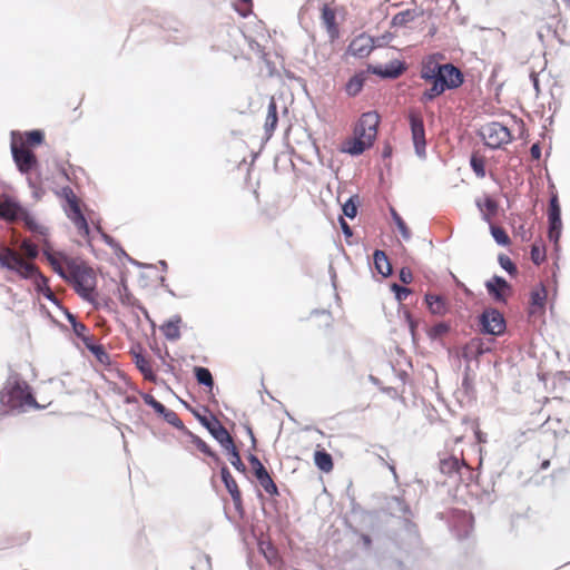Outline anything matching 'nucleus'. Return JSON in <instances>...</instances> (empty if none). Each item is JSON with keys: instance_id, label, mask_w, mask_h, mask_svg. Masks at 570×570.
<instances>
[{"instance_id": "1", "label": "nucleus", "mask_w": 570, "mask_h": 570, "mask_svg": "<svg viewBox=\"0 0 570 570\" xmlns=\"http://www.w3.org/2000/svg\"><path fill=\"white\" fill-rule=\"evenodd\" d=\"M420 77L432 86L420 97L422 104L433 101L445 90L456 89L463 83V75L452 63H439L433 57L423 60Z\"/></svg>"}, {"instance_id": "2", "label": "nucleus", "mask_w": 570, "mask_h": 570, "mask_svg": "<svg viewBox=\"0 0 570 570\" xmlns=\"http://www.w3.org/2000/svg\"><path fill=\"white\" fill-rule=\"evenodd\" d=\"M67 281L75 292L85 301L94 303L98 296L96 292L97 276L95 271L82 262L71 261Z\"/></svg>"}, {"instance_id": "3", "label": "nucleus", "mask_w": 570, "mask_h": 570, "mask_svg": "<svg viewBox=\"0 0 570 570\" xmlns=\"http://www.w3.org/2000/svg\"><path fill=\"white\" fill-rule=\"evenodd\" d=\"M379 124L380 116L376 111L364 112L355 126L354 138L347 142L345 150L351 155H361L368 149L376 138Z\"/></svg>"}, {"instance_id": "4", "label": "nucleus", "mask_w": 570, "mask_h": 570, "mask_svg": "<svg viewBox=\"0 0 570 570\" xmlns=\"http://www.w3.org/2000/svg\"><path fill=\"white\" fill-rule=\"evenodd\" d=\"M0 403L10 410H20L26 406L39 407L30 386L26 381L10 377L0 392Z\"/></svg>"}, {"instance_id": "5", "label": "nucleus", "mask_w": 570, "mask_h": 570, "mask_svg": "<svg viewBox=\"0 0 570 570\" xmlns=\"http://www.w3.org/2000/svg\"><path fill=\"white\" fill-rule=\"evenodd\" d=\"M548 416L546 423L556 435H562L570 431V400L552 397L546 404Z\"/></svg>"}, {"instance_id": "6", "label": "nucleus", "mask_w": 570, "mask_h": 570, "mask_svg": "<svg viewBox=\"0 0 570 570\" xmlns=\"http://www.w3.org/2000/svg\"><path fill=\"white\" fill-rule=\"evenodd\" d=\"M0 264L2 267L17 272L23 278H38L41 274L35 264L26 262L19 253L9 247H3L0 250Z\"/></svg>"}, {"instance_id": "7", "label": "nucleus", "mask_w": 570, "mask_h": 570, "mask_svg": "<svg viewBox=\"0 0 570 570\" xmlns=\"http://www.w3.org/2000/svg\"><path fill=\"white\" fill-rule=\"evenodd\" d=\"M480 135L484 144L492 149L501 148L512 140L509 128L497 121L484 125Z\"/></svg>"}, {"instance_id": "8", "label": "nucleus", "mask_w": 570, "mask_h": 570, "mask_svg": "<svg viewBox=\"0 0 570 570\" xmlns=\"http://www.w3.org/2000/svg\"><path fill=\"white\" fill-rule=\"evenodd\" d=\"M409 121L415 153L419 157H424L426 139L423 117L420 112L411 111L409 114Z\"/></svg>"}, {"instance_id": "9", "label": "nucleus", "mask_w": 570, "mask_h": 570, "mask_svg": "<svg viewBox=\"0 0 570 570\" xmlns=\"http://www.w3.org/2000/svg\"><path fill=\"white\" fill-rule=\"evenodd\" d=\"M248 462L250 463L254 474L264 491L271 497L279 495L277 485L261 460L256 455L250 454L248 456Z\"/></svg>"}, {"instance_id": "10", "label": "nucleus", "mask_w": 570, "mask_h": 570, "mask_svg": "<svg viewBox=\"0 0 570 570\" xmlns=\"http://www.w3.org/2000/svg\"><path fill=\"white\" fill-rule=\"evenodd\" d=\"M131 360L136 367L141 373L142 377L151 383H157V375L153 368L151 357L144 351L142 346L137 345L129 352Z\"/></svg>"}, {"instance_id": "11", "label": "nucleus", "mask_w": 570, "mask_h": 570, "mask_svg": "<svg viewBox=\"0 0 570 570\" xmlns=\"http://www.w3.org/2000/svg\"><path fill=\"white\" fill-rule=\"evenodd\" d=\"M482 332L491 335H501L505 331V320L503 315L494 308L485 309L480 317Z\"/></svg>"}, {"instance_id": "12", "label": "nucleus", "mask_w": 570, "mask_h": 570, "mask_svg": "<svg viewBox=\"0 0 570 570\" xmlns=\"http://www.w3.org/2000/svg\"><path fill=\"white\" fill-rule=\"evenodd\" d=\"M548 220H549V230L548 237L554 245H558V242L562 232V220H561V208L559 204V199L557 195H553L550 199L549 209H548Z\"/></svg>"}, {"instance_id": "13", "label": "nucleus", "mask_w": 570, "mask_h": 570, "mask_svg": "<svg viewBox=\"0 0 570 570\" xmlns=\"http://www.w3.org/2000/svg\"><path fill=\"white\" fill-rule=\"evenodd\" d=\"M12 156L21 173L27 174L37 165L35 154L24 144H12Z\"/></svg>"}, {"instance_id": "14", "label": "nucleus", "mask_w": 570, "mask_h": 570, "mask_svg": "<svg viewBox=\"0 0 570 570\" xmlns=\"http://www.w3.org/2000/svg\"><path fill=\"white\" fill-rule=\"evenodd\" d=\"M200 422L209 431L213 438L222 445V448H225L227 444H230V442L234 441L229 432L217 417H200Z\"/></svg>"}, {"instance_id": "15", "label": "nucleus", "mask_w": 570, "mask_h": 570, "mask_svg": "<svg viewBox=\"0 0 570 570\" xmlns=\"http://www.w3.org/2000/svg\"><path fill=\"white\" fill-rule=\"evenodd\" d=\"M547 288L539 284L530 293L529 301V317H540L546 312V303H547Z\"/></svg>"}, {"instance_id": "16", "label": "nucleus", "mask_w": 570, "mask_h": 570, "mask_svg": "<svg viewBox=\"0 0 570 570\" xmlns=\"http://www.w3.org/2000/svg\"><path fill=\"white\" fill-rule=\"evenodd\" d=\"M488 293L497 302L505 303L507 298L511 295V285L501 276H493L485 284Z\"/></svg>"}, {"instance_id": "17", "label": "nucleus", "mask_w": 570, "mask_h": 570, "mask_svg": "<svg viewBox=\"0 0 570 570\" xmlns=\"http://www.w3.org/2000/svg\"><path fill=\"white\" fill-rule=\"evenodd\" d=\"M43 255L46 256L47 261L51 265L52 269L65 281H67L68 275L66 274L69 272V263L72 259H68L62 254H55L51 252V248L48 244L43 247Z\"/></svg>"}, {"instance_id": "18", "label": "nucleus", "mask_w": 570, "mask_h": 570, "mask_svg": "<svg viewBox=\"0 0 570 570\" xmlns=\"http://www.w3.org/2000/svg\"><path fill=\"white\" fill-rule=\"evenodd\" d=\"M222 480L229 492L234 507L237 511H240L243 509V500H242V492L238 488V484L236 480L230 474L228 468L224 465L220 470Z\"/></svg>"}, {"instance_id": "19", "label": "nucleus", "mask_w": 570, "mask_h": 570, "mask_svg": "<svg viewBox=\"0 0 570 570\" xmlns=\"http://www.w3.org/2000/svg\"><path fill=\"white\" fill-rule=\"evenodd\" d=\"M373 39L366 35H360L348 46V52L358 58H364L373 50Z\"/></svg>"}, {"instance_id": "20", "label": "nucleus", "mask_w": 570, "mask_h": 570, "mask_svg": "<svg viewBox=\"0 0 570 570\" xmlns=\"http://www.w3.org/2000/svg\"><path fill=\"white\" fill-rule=\"evenodd\" d=\"M321 11L322 22L326 28L330 39L334 41L340 35L338 24L336 22V12L328 4H324Z\"/></svg>"}, {"instance_id": "21", "label": "nucleus", "mask_w": 570, "mask_h": 570, "mask_svg": "<svg viewBox=\"0 0 570 570\" xmlns=\"http://www.w3.org/2000/svg\"><path fill=\"white\" fill-rule=\"evenodd\" d=\"M278 121L277 105L275 99L272 97L267 107V115L264 124V129L267 138H271L276 129Z\"/></svg>"}, {"instance_id": "22", "label": "nucleus", "mask_w": 570, "mask_h": 570, "mask_svg": "<svg viewBox=\"0 0 570 570\" xmlns=\"http://www.w3.org/2000/svg\"><path fill=\"white\" fill-rule=\"evenodd\" d=\"M20 209V206L9 198L0 200V218L2 219H6L8 222L16 220L18 218Z\"/></svg>"}, {"instance_id": "23", "label": "nucleus", "mask_w": 570, "mask_h": 570, "mask_svg": "<svg viewBox=\"0 0 570 570\" xmlns=\"http://www.w3.org/2000/svg\"><path fill=\"white\" fill-rule=\"evenodd\" d=\"M181 317L175 316L161 325L160 331L169 341H177L180 337Z\"/></svg>"}, {"instance_id": "24", "label": "nucleus", "mask_w": 570, "mask_h": 570, "mask_svg": "<svg viewBox=\"0 0 570 570\" xmlns=\"http://www.w3.org/2000/svg\"><path fill=\"white\" fill-rule=\"evenodd\" d=\"M314 463L322 472L325 473L331 472L334 468L332 455L324 449H317L315 451Z\"/></svg>"}, {"instance_id": "25", "label": "nucleus", "mask_w": 570, "mask_h": 570, "mask_svg": "<svg viewBox=\"0 0 570 570\" xmlns=\"http://www.w3.org/2000/svg\"><path fill=\"white\" fill-rule=\"evenodd\" d=\"M373 259L375 268L381 275L389 276L392 273L391 263L383 250L376 249L373 254Z\"/></svg>"}, {"instance_id": "26", "label": "nucleus", "mask_w": 570, "mask_h": 570, "mask_svg": "<svg viewBox=\"0 0 570 570\" xmlns=\"http://www.w3.org/2000/svg\"><path fill=\"white\" fill-rule=\"evenodd\" d=\"M462 465L468 466L463 459L459 460L455 456H449L440 461L441 472L449 475L458 473Z\"/></svg>"}, {"instance_id": "27", "label": "nucleus", "mask_w": 570, "mask_h": 570, "mask_svg": "<svg viewBox=\"0 0 570 570\" xmlns=\"http://www.w3.org/2000/svg\"><path fill=\"white\" fill-rule=\"evenodd\" d=\"M476 205L483 213V218L487 222H491L492 217L498 213L499 205L491 197H484L482 200H478Z\"/></svg>"}, {"instance_id": "28", "label": "nucleus", "mask_w": 570, "mask_h": 570, "mask_svg": "<svg viewBox=\"0 0 570 570\" xmlns=\"http://www.w3.org/2000/svg\"><path fill=\"white\" fill-rule=\"evenodd\" d=\"M425 302L431 313L444 315L446 312L445 299L440 295L426 294Z\"/></svg>"}, {"instance_id": "29", "label": "nucleus", "mask_w": 570, "mask_h": 570, "mask_svg": "<svg viewBox=\"0 0 570 570\" xmlns=\"http://www.w3.org/2000/svg\"><path fill=\"white\" fill-rule=\"evenodd\" d=\"M223 449L227 452V454L229 456L230 464L238 472L245 473L246 472V466H245V464L243 463V461L240 459V454H239V451H238L237 446L235 445V442L232 441L230 444H227Z\"/></svg>"}, {"instance_id": "30", "label": "nucleus", "mask_w": 570, "mask_h": 570, "mask_svg": "<svg viewBox=\"0 0 570 570\" xmlns=\"http://www.w3.org/2000/svg\"><path fill=\"white\" fill-rule=\"evenodd\" d=\"M483 343L481 340H471L462 350L463 358L470 361L483 354Z\"/></svg>"}, {"instance_id": "31", "label": "nucleus", "mask_w": 570, "mask_h": 570, "mask_svg": "<svg viewBox=\"0 0 570 570\" xmlns=\"http://www.w3.org/2000/svg\"><path fill=\"white\" fill-rule=\"evenodd\" d=\"M49 281L46 276L42 274H39V277L36 279V286L38 292L42 293L43 296L49 299L50 302L58 304V299L55 295V293L49 287Z\"/></svg>"}, {"instance_id": "32", "label": "nucleus", "mask_w": 570, "mask_h": 570, "mask_svg": "<svg viewBox=\"0 0 570 570\" xmlns=\"http://www.w3.org/2000/svg\"><path fill=\"white\" fill-rule=\"evenodd\" d=\"M194 373H195V377L199 384L205 385L206 387H208L209 391L213 390L214 379L208 368L202 367V366H196L194 368Z\"/></svg>"}, {"instance_id": "33", "label": "nucleus", "mask_w": 570, "mask_h": 570, "mask_svg": "<svg viewBox=\"0 0 570 570\" xmlns=\"http://www.w3.org/2000/svg\"><path fill=\"white\" fill-rule=\"evenodd\" d=\"M415 17H416V13L414 10L407 9V10L401 11L392 18V26L393 27H405L410 22H412L415 19Z\"/></svg>"}, {"instance_id": "34", "label": "nucleus", "mask_w": 570, "mask_h": 570, "mask_svg": "<svg viewBox=\"0 0 570 570\" xmlns=\"http://www.w3.org/2000/svg\"><path fill=\"white\" fill-rule=\"evenodd\" d=\"M364 86V78L362 75L353 76L345 86V91L348 96L355 97L358 95Z\"/></svg>"}, {"instance_id": "35", "label": "nucleus", "mask_w": 570, "mask_h": 570, "mask_svg": "<svg viewBox=\"0 0 570 570\" xmlns=\"http://www.w3.org/2000/svg\"><path fill=\"white\" fill-rule=\"evenodd\" d=\"M531 261L535 265H540L546 261V246L542 240H535L531 246Z\"/></svg>"}, {"instance_id": "36", "label": "nucleus", "mask_w": 570, "mask_h": 570, "mask_svg": "<svg viewBox=\"0 0 570 570\" xmlns=\"http://www.w3.org/2000/svg\"><path fill=\"white\" fill-rule=\"evenodd\" d=\"M470 165L479 178L485 177V158L483 156L479 154H472Z\"/></svg>"}, {"instance_id": "37", "label": "nucleus", "mask_w": 570, "mask_h": 570, "mask_svg": "<svg viewBox=\"0 0 570 570\" xmlns=\"http://www.w3.org/2000/svg\"><path fill=\"white\" fill-rule=\"evenodd\" d=\"M69 217L71 218L72 223L75 224L79 235H81L83 237H88L90 229H89L87 219L85 218L83 214L81 213L79 215H69Z\"/></svg>"}, {"instance_id": "38", "label": "nucleus", "mask_w": 570, "mask_h": 570, "mask_svg": "<svg viewBox=\"0 0 570 570\" xmlns=\"http://www.w3.org/2000/svg\"><path fill=\"white\" fill-rule=\"evenodd\" d=\"M490 230H491L492 237L499 245H502V246L510 245V243H511L510 237L502 227L491 225Z\"/></svg>"}, {"instance_id": "39", "label": "nucleus", "mask_w": 570, "mask_h": 570, "mask_svg": "<svg viewBox=\"0 0 570 570\" xmlns=\"http://www.w3.org/2000/svg\"><path fill=\"white\" fill-rule=\"evenodd\" d=\"M391 215L394 220V223L397 226V229L402 237L407 240L411 237V232L409 227L406 226L405 222L402 219V217L397 214V212L394 208H391Z\"/></svg>"}, {"instance_id": "40", "label": "nucleus", "mask_w": 570, "mask_h": 570, "mask_svg": "<svg viewBox=\"0 0 570 570\" xmlns=\"http://www.w3.org/2000/svg\"><path fill=\"white\" fill-rule=\"evenodd\" d=\"M67 317L77 337L81 338L88 334V327L83 323L78 322L75 315L68 313Z\"/></svg>"}, {"instance_id": "41", "label": "nucleus", "mask_w": 570, "mask_h": 570, "mask_svg": "<svg viewBox=\"0 0 570 570\" xmlns=\"http://www.w3.org/2000/svg\"><path fill=\"white\" fill-rule=\"evenodd\" d=\"M20 249L22 250V253L30 259H33L38 256V247L36 244H33L31 240L29 239H23L21 245H20Z\"/></svg>"}, {"instance_id": "42", "label": "nucleus", "mask_w": 570, "mask_h": 570, "mask_svg": "<svg viewBox=\"0 0 570 570\" xmlns=\"http://www.w3.org/2000/svg\"><path fill=\"white\" fill-rule=\"evenodd\" d=\"M499 264L500 266L507 271L511 276H515L518 274V268L515 266V264L510 259L509 256L507 255H499Z\"/></svg>"}, {"instance_id": "43", "label": "nucleus", "mask_w": 570, "mask_h": 570, "mask_svg": "<svg viewBox=\"0 0 570 570\" xmlns=\"http://www.w3.org/2000/svg\"><path fill=\"white\" fill-rule=\"evenodd\" d=\"M238 4L235 6L236 11L244 18L248 17L253 12L252 0H237Z\"/></svg>"}, {"instance_id": "44", "label": "nucleus", "mask_w": 570, "mask_h": 570, "mask_svg": "<svg viewBox=\"0 0 570 570\" xmlns=\"http://www.w3.org/2000/svg\"><path fill=\"white\" fill-rule=\"evenodd\" d=\"M194 443L200 452L213 458L215 461H219L218 455L210 449V446L205 441H203L199 438H196Z\"/></svg>"}, {"instance_id": "45", "label": "nucleus", "mask_w": 570, "mask_h": 570, "mask_svg": "<svg viewBox=\"0 0 570 570\" xmlns=\"http://www.w3.org/2000/svg\"><path fill=\"white\" fill-rule=\"evenodd\" d=\"M43 134L40 130H32L26 134V142L31 146L41 144Z\"/></svg>"}, {"instance_id": "46", "label": "nucleus", "mask_w": 570, "mask_h": 570, "mask_svg": "<svg viewBox=\"0 0 570 570\" xmlns=\"http://www.w3.org/2000/svg\"><path fill=\"white\" fill-rule=\"evenodd\" d=\"M90 352L97 357V360L100 363L105 364L109 362V355L102 345L98 344L95 347H90Z\"/></svg>"}, {"instance_id": "47", "label": "nucleus", "mask_w": 570, "mask_h": 570, "mask_svg": "<svg viewBox=\"0 0 570 570\" xmlns=\"http://www.w3.org/2000/svg\"><path fill=\"white\" fill-rule=\"evenodd\" d=\"M403 71H404V67H402L401 65H399L397 67H393L391 69H385V70L375 69V73H379L384 77H390V78H396V77L401 76L403 73Z\"/></svg>"}, {"instance_id": "48", "label": "nucleus", "mask_w": 570, "mask_h": 570, "mask_svg": "<svg viewBox=\"0 0 570 570\" xmlns=\"http://www.w3.org/2000/svg\"><path fill=\"white\" fill-rule=\"evenodd\" d=\"M67 200H68V204L70 207V215L81 214V209H80L78 199L71 190H70L69 195L67 196Z\"/></svg>"}, {"instance_id": "49", "label": "nucleus", "mask_w": 570, "mask_h": 570, "mask_svg": "<svg viewBox=\"0 0 570 570\" xmlns=\"http://www.w3.org/2000/svg\"><path fill=\"white\" fill-rule=\"evenodd\" d=\"M343 213L345 216L350 218H354L357 214V206L353 198H350L344 205H343Z\"/></svg>"}, {"instance_id": "50", "label": "nucleus", "mask_w": 570, "mask_h": 570, "mask_svg": "<svg viewBox=\"0 0 570 570\" xmlns=\"http://www.w3.org/2000/svg\"><path fill=\"white\" fill-rule=\"evenodd\" d=\"M392 289L395 293L396 298L402 302L407 298V296L411 294V289L407 287L400 286L397 284L392 285Z\"/></svg>"}, {"instance_id": "51", "label": "nucleus", "mask_w": 570, "mask_h": 570, "mask_svg": "<svg viewBox=\"0 0 570 570\" xmlns=\"http://www.w3.org/2000/svg\"><path fill=\"white\" fill-rule=\"evenodd\" d=\"M164 419L170 423L171 425L174 426H181L183 425V422L178 417L177 413L174 412L173 410H167V412L164 414Z\"/></svg>"}, {"instance_id": "52", "label": "nucleus", "mask_w": 570, "mask_h": 570, "mask_svg": "<svg viewBox=\"0 0 570 570\" xmlns=\"http://www.w3.org/2000/svg\"><path fill=\"white\" fill-rule=\"evenodd\" d=\"M400 279L404 284H410L413 279L411 269L407 267H403L400 272Z\"/></svg>"}, {"instance_id": "53", "label": "nucleus", "mask_w": 570, "mask_h": 570, "mask_svg": "<svg viewBox=\"0 0 570 570\" xmlns=\"http://www.w3.org/2000/svg\"><path fill=\"white\" fill-rule=\"evenodd\" d=\"M82 341V343L85 344V346L90 351V347H95L97 346L98 344H96L94 342V336L92 335H85L83 337L80 338Z\"/></svg>"}, {"instance_id": "54", "label": "nucleus", "mask_w": 570, "mask_h": 570, "mask_svg": "<svg viewBox=\"0 0 570 570\" xmlns=\"http://www.w3.org/2000/svg\"><path fill=\"white\" fill-rule=\"evenodd\" d=\"M153 409L156 413H158L159 415H163L167 412V407L161 404L159 401H156V403L153 405Z\"/></svg>"}, {"instance_id": "55", "label": "nucleus", "mask_w": 570, "mask_h": 570, "mask_svg": "<svg viewBox=\"0 0 570 570\" xmlns=\"http://www.w3.org/2000/svg\"><path fill=\"white\" fill-rule=\"evenodd\" d=\"M530 154L533 159H540L541 157V148L538 144H534L530 148Z\"/></svg>"}, {"instance_id": "56", "label": "nucleus", "mask_w": 570, "mask_h": 570, "mask_svg": "<svg viewBox=\"0 0 570 570\" xmlns=\"http://www.w3.org/2000/svg\"><path fill=\"white\" fill-rule=\"evenodd\" d=\"M142 400L144 402L149 405L150 407H153V405L156 403V399L151 395V394H144L142 395Z\"/></svg>"}, {"instance_id": "57", "label": "nucleus", "mask_w": 570, "mask_h": 570, "mask_svg": "<svg viewBox=\"0 0 570 570\" xmlns=\"http://www.w3.org/2000/svg\"><path fill=\"white\" fill-rule=\"evenodd\" d=\"M448 330H449L448 325L442 324V323H441V324H438V325L434 327V332H435L436 334H443V333L448 332Z\"/></svg>"}, {"instance_id": "58", "label": "nucleus", "mask_w": 570, "mask_h": 570, "mask_svg": "<svg viewBox=\"0 0 570 570\" xmlns=\"http://www.w3.org/2000/svg\"><path fill=\"white\" fill-rule=\"evenodd\" d=\"M341 224H342V229H343L344 234L347 236H351L352 230H351L350 226L346 224V222L342 220Z\"/></svg>"}, {"instance_id": "59", "label": "nucleus", "mask_w": 570, "mask_h": 570, "mask_svg": "<svg viewBox=\"0 0 570 570\" xmlns=\"http://www.w3.org/2000/svg\"><path fill=\"white\" fill-rule=\"evenodd\" d=\"M362 540H363L365 546H370L371 544V539H370L368 535H362Z\"/></svg>"}, {"instance_id": "60", "label": "nucleus", "mask_w": 570, "mask_h": 570, "mask_svg": "<svg viewBox=\"0 0 570 570\" xmlns=\"http://www.w3.org/2000/svg\"><path fill=\"white\" fill-rule=\"evenodd\" d=\"M27 225L29 226V229H31V230H36L37 229V226L33 223H31V222H28Z\"/></svg>"}, {"instance_id": "61", "label": "nucleus", "mask_w": 570, "mask_h": 570, "mask_svg": "<svg viewBox=\"0 0 570 570\" xmlns=\"http://www.w3.org/2000/svg\"><path fill=\"white\" fill-rule=\"evenodd\" d=\"M550 462L547 460V461H543L542 464H541V468L542 469H547L549 466Z\"/></svg>"}, {"instance_id": "62", "label": "nucleus", "mask_w": 570, "mask_h": 570, "mask_svg": "<svg viewBox=\"0 0 570 570\" xmlns=\"http://www.w3.org/2000/svg\"><path fill=\"white\" fill-rule=\"evenodd\" d=\"M469 384H470V383H469V379H468V377H464V380H463V385H464V386H469Z\"/></svg>"}, {"instance_id": "63", "label": "nucleus", "mask_w": 570, "mask_h": 570, "mask_svg": "<svg viewBox=\"0 0 570 570\" xmlns=\"http://www.w3.org/2000/svg\"><path fill=\"white\" fill-rule=\"evenodd\" d=\"M522 239L523 240L528 239L525 233L522 235Z\"/></svg>"}, {"instance_id": "64", "label": "nucleus", "mask_w": 570, "mask_h": 570, "mask_svg": "<svg viewBox=\"0 0 570 570\" xmlns=\"http://www.w3.org/2000/svg\"><path fill=\"white\" fill-rule=\"evenodd\" d=\"M520 229L521 228H519L518 232H517V235H519V236H520V234H522V230H520Z\"/></svg>"}]
</instances>
